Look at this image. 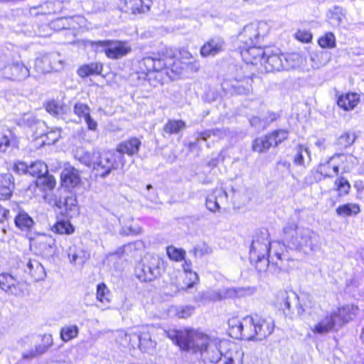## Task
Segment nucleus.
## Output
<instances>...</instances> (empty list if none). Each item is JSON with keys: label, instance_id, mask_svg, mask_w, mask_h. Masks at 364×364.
Here are the masks:
<instances>
[{"label": "nucleus", "instance_id": "412c9836", "mask_svg": "<svg viewBox=\"0 0 364 364\" xmlns=\"http://www.w3.org/2000/svg\"><path fill=\"white\" fill-rule=\"evenodd\" d=\"M46 110L55 117L66 119L67 116L70 113V108L68 105L57 100H50L45 104Z\"/></svg>", "mask_w": 364, "mask_h": 364}, {"label": "nucleus", "instance_id": "423d86ee", "mask_svg": "<svg viewBox=\"0 0 364 364\" xmlns=\"http://www.w3.org/2000/svg\"><path fill=\"white\" fill-rule=\"evenodd\" d=\"M176 63L174 52L166 47L162 48L157 53L144 57L139 62L141 73L148 76L151 72H161L166 69L174 71Z\"/></svg>", "mask_w": 364, "mask_h": 364}, {"label": "nucleus", "instance_id": "4be33fe9", "mask_svg": "<svg viewBox=\"0 0 364 364\" xmlns=\"http://www.w3.org/2000/svg\"><path fill=\"white\" fill-rule=\"evenodd\" d=\"M14 179L11 173L0 174V200L9 199L14 189Z\"/></svg>", "mask_w": 364, "mask_h": 364}, {"label": "nucleus", "instance_id": "4d7b16f0", "mask_svg": "<svg viewBox=\"0 0 364 364\" xmlns=\"http://www.w3.org/2000/svg\"><path fill=\"white\" fill-rule=\"evenodd\" d=\"M46 352V347L36 346L35 348L31 349L22 353L23 360H32Z\"/></svg>", "mask_w": 364, "mask_h": 364}, {"label": "nucleus", "instance_id": "c756f323", "mask_svg": "<svg viewBox=\"0 0 364 364\" xmlns=\"http://www.w3.org/2000/svg\"><path fill=\"white\" fill-rule=\"evenodd\" d=\"M102 69V63L99 62L91 63L80 67L77 70V74L80 77L84 78L90 75H100Z\"/></svg>", "mask_w": 364, "mask_h": 364}, {"label": "nucleus", "instance_id": "0eeeda50", "mask_svg": "<svg viewBox=\"0 0 364 364\" xmlns=\"http://www.w3.org/2000/svg\"><path fill=\"white\" fill-rule=\"evenodd\" d=\"M163 262L158 256L145 255L135 267V274L141 282H152L161 274Z\"/></svg>", "mask_w": 364, "mask_h": 364}, {"label": "nucleus", "instance_id": "680f3d73", "mask_svg": "<svg viewBox=\"0 0 364 364\" xmlns=\"http://www.w3.org/2000/svg\"><path fill=\"white\" fill-rule=\"evenodd\" d=\"M77 203L76 198L71 195L70 196H66L63 200L60 199L58 205L60 208H64L66 210H72L73 208L76 207Z\"/></svg>", "mask_w": 364, "mask_h": 364}, {"label": "nucleus", "instance_id": "49530a36", "mask_svg": "<svg viewBox=\"0 0 364 364\" xmlns=\"http://www.w3.org/2000/svg\"><path fill=\"white\" fill-rule=\"evenodd\" d=\"M327 18L329 21L333 22H341L346 20V14L343 9L340 6H333L329 9L327 14Z\"/></svg>", "mask_w": 364, "mask_h": 364}, {"label": "nucleus", "instance_id": "72a5a7b5", "mask_svg": "<svg viewBox=\"0 0 364 364\" xmlns=\"http://www.w3.org/2000/svg\"><path fill=\"white\" fill-rule=\"evenodd\" d=\"M26 26H32L34 29L33 33L29 32V36H38L41 37H48L52 34V30L57 31L58 28L55 27L58 24H53L54 26L51 27V24H25Z\"/></svg>", "mask_w": 364, "mask_h": 364}, {"label": "nucleus", "instance_id": "4c0bfd02", "mask_svg": "<svg viewBox=\"0 0 364 364\" xmlns=\"http://www.w3.org/2000/svg\"><path fill=\"white\" fill-rule=\"evenodd\" d=\"M51 230L57 234L71 235L75 231L74 226L68 220H60L57 221L51 228Z\"/></svg>", "mask_w": 364, "mask_h": 364}, {"label": "nucleus", "instance_id": "f704fd0d", "mask_svg": "<svg viewBox=\"0 0 364 364\" xmlns=\"http://www.w3.org/2000/svg\"><path fill=\"white\" fill-rule=\"evenodd\" d=\"M252 150L256 152L262 153L267 151L273 146L272 141L269 134L256 138L252 142Z\"/></svg>", "mask_w": 364, "mask_h": 364}, {"label": "nucleus", "instance_id": "e2e57ef3", "mask_svg": "<svg viewBox=\"0 0 364 364\" xmlns=\"http://www.w3.org/2000/svg\"><path fill=\"white\" fill-rule=\"evenodd\" d=\"M213 252L212 248L205 243L197 245L193 250V253L195 257H203L204 255H210Z\"/></svg>", "mask_w": 364, "mask_h": 364}, {"label": "nucleus", "instance_id": "ddd939ff", "mask_svg": "<svg viewBox=\"0 0 364 364\" xmlns=\"http://www.w3.org/2000/svg\"><path fill=\"white\" fill-rule=\"evenodd\" d=\"M228 346L225 352L215 349L214 355L209 358L210 361L215 363L222 362L223 364H242L244 352L235 344L228 343Z\"/></svg>", "mask_w": 364, "mask_h": 364}, {"label": "nucleus", "instance_id": "864d4df0", "mask_svg": "<svg viewBox=\"0 0 364 364\" xmlns=\"http://www.w3.org/2000/svg\"><path fill=\"white\" fill-rule=\"evenodd\" d=\"M288 132L285 129H277L269 134L273 146H277L288 137Z\"/></svg>", "mask_w": 364, "mask_h": 364}, {"label": "nucleus", "instance_id": "de8ad7c7", "mask_svg": "<svg viewBox=\"0 0 364 364\" xmlns=\"http://www.w3.org/2000/svg\"><path fill=\"white\" fill-rule=\"evenodd\" d=\"M282 64L284 65V70L293 69L299 65L300 58L297 54H282Z\"/></svg>", "mask_w": 364, "mask_h": 364}, {"label": "nucleus", "instance_id": "1a4fd4ad", "mask_svg": "<svg viewBox=\"0 0 364 364\" xmlns=\"http://www.w3.org/2000/svg\"><path fill=\"white\" fill-rule=\"evenodd\" d=\"M28 174L36 177V186L41 191L52 190L55 186L54 176L49 174L47 165L42 161H36L28 165Z\"/></svg>", "mask_w": 364, "mask_h": 364}, {"label": "nucleus", "instance_id": "ea45409f", "mask_svg": "<svg viewBox=\"0 0 364 364\" xmlns=\"http://www.w3.org/2000/svg\"><path fill=\"white\" fill-rule=\"evenodd\" d=\"M39 247L49 254L55 253L56 250L55 240L50 235H42L38 241Z\"/></svg>", "mask_w": 364, "mask_h": 364}, {"label": "nucleus", "instance_id": "9b49d317", "mask_svg": "<svg viewBox=\"0 0 364 364\" xmlns=\"http://www.w3.org/2000/svg\"><path fill=\"white\" fill-rule=\"evenodd\" d=\"M126 341L132 348L137 346L141 351L151 353L156 346V342L151 339L149 327H141L136 331L125 334Z\"/></svg>", "mask_w": 364, "mask_h": 364}, {"label": "nucleus", "instance_id": "69168bd1", "mask_svg": "<svg viewBox=\"0 0 364 364\" xmlns=\"http://www.w3.org/2000/svg\"><path fill=\"white\" fill-rule=\"evenodd\" d=\"M12 134L9 132L8 133H0V153H4L8 148L11 146Z\"/></svg>", "mask_w": 364, "mask_h": 364}, {"label": "nucleus", "instance_id": "b1692460", "mask_svg": "<svg viewBox=\"0 0 364 364\" xmlns=\"http://www.w3.org/2000/svg\"><path fill=\"white\" fill-rule=\"evenodd\" d=\"M360 102V95L356 92H348L338 97L337 105L345 111L353 110Z\"/></svg>", "mask_w": 364, "mask_h": 364}, {"label": "nucleus", "instance_id": "37998d69", "mask_svg": "<svg viewBox=\"0 0 364 364\" xmlns=\"http://www.w3.org/2000/svg\"><path fill=\"white\" fill-rule=\"evenodd\" d=\"M307 156L309 161H311L310 151L307 147L299 145L296 147V153L294 156V163L296 166H305L304 158Z\"/></svg>", "mask_w": 364, "mask_h": 364}, {"label": "nucleus", "instance_id": "e433bc0d", "mask_svg": "<svg viewBox=\"0 0 364 364\" xmlns=\"http://www.w3.org/2000/svg\"><path fill=\"white\" fill-rule=\"evenodd\" d=\"M97 152H88L85 151L83 149H78L75 153V158L77 159L81 164L87 166L91 167L93 166L95 156Z\"/></svg>", "mask_w": 364, "mask_h": 364}, {"label": "nucleus", "instance_id": "7ed1b4c3", "mask_svg": "<svg viewBox=\"0 0 364 364\" xmlns=\"http://www.w3.org/2000/svg\"><path fill=\"white\" fill-rule=\"evenodd\" d=\"M166 334L181 350L193 353L206 351L210 340L206 334L193 329H169Z\"/></svg>", "mask_w": 364, "mask_h": 364}, {"label": "nucleus", "instance_id": "9d476101", "mask_svg": "<svg viewBox=\"0 0 364 364\" xmlns=\"http://www.w3.org/2000/svg\"><path fill=\"white\" fill-rule=\"evenodd\" d=\"M90 46L97 52H105L106 56L111 59H119L131 51L129 46L126 43L120 41H90Z\"/></svg>", "mask_w": 364, "mask_h": 364}, {"label": "nucleus", "instance_id": "c85d7f7f", "mask_svg": "<svg viewBox=\"0 0 364 364\" xmlns=\"http://www.w3.org/2000/svg\"><path fill=\"white\" fill-rule=\"evenodd\" d=\"M14 223L21 230L29 232L31 230L35 222L27 213L20 210L14 218Z\"/></svg>", "mask_w": 364, "mask_h": 364}, {"label": "nucleus", "instance_id": "6ab92c4d", "mask_svg": "<svg viewBox=\"0 0 364 364\" xmlns=\"http://www.w3.org/2000/svg\"><path fill=\"white\" fill-rule=\"evenodd\" d=\"M333 312L336 313V320L338 321V323L341 328L357 316L359 309L355 305L347 304L338 308L336 311H333Z\"/></svg>", "mask_w": 364, "mask_h": 364}, {"label": "nucleus", "instance_id": "a19ab883", "mask_svg": "<svg viewBox=\"0 0 364 364\" xmlns=\"http://www.w3.org/2000/svg\"><path fill=\"white\" fill-rule=\"evenodd\" d=\"M35 68L40 73L52 72V67L48 53L41 55L36 59Z\"/></svg>", "mask_w": 364, "mask_h": 364}, {"label": "nucleus", "instance_id": "79ce46f5", "mask_svg": "<svg viewBox=\"0 0 364 364\" xmlns=\"http://www.w3.org/2000/svg\"><path fill=\"white\" fill-rule=\"evenodd\" d=\"M318 44L321 48H334L336 46L335 35L332 32H327L318 39Z\"/></svg>", "mask_w": 364, "mask_h": 364}, {"label": "nucleus", "instance_id": "6e6d98bb", "mask_svg": "<svg viewBox=\"0 0 364 364\" xmlns=\"http://www.w3.org/2000/svg\"><path fill=\"white\" fill-rule=\"evenodd\" d=\"M73 112L80 118H85L90 114V107L82 102H76L73 106Z\"/></svg>", "mask_w": 364, "mask_h": 364}, {"label": "nucleus", "instance_id": "5fc2aeb1", "mask_svg": "<svg viewBox=\"0 0 364 364\" xmlns=\"http://www.w3.org/2000/svg\"><path fill=\"white\" fill-rule=\"evenodd\" d=\"M228 323L230 335L235 338H238V336H241L240 324H242V321L237 318H232L228 320Z\"/></svg>", "mask_w": 364, "mask_h": 364}, {"label": "nucleus", "instance_id": "20e7f679", "mask_svg": "<svg viewBox=\"0 0 364 364\" xmlns=\"http://www.w3.org/2000/svg\"><path fill=\"white\" fill-rule=\"evenodd\" d=\"M240 328L241 336L238 338L262 341L272 333L274 324L271 318H263L255 315L243 318Z\"/></svg>", "mask_w": 364, "mask_h": 364}, {"label": "nucleus", "instance_id": "a211bd4d", "mask_svg": "<svg viewBox=\"0 0 364 364\" xmlns=\"http://www.w3.org/2000/svg\"><path fill=\"white\" fill-rule=\"evenodd\" d=\"M61 185L67 188L77 187L81 183L79 171L75 167L67 165L60 173Z\"/></svg>", "mask_w": 364, "mask_h": 364}, {"label": "nucleus", "instance_id": "cd10ccee", "mask_svg": "<svg viewBox=\"0 0 364 364\" xmlns=\"http://www.w3.org/2000/svg\"><path fill=\"white\" fill-rule=\"evenodd\" d=\"M259 36V24H246L242 31L239 33L238 38L241 41H247V38L250 41V44H255Z\"/></svg>", "mask_w": 364, "mask_h": 364}, {"label": "nucleus", "instance_id": "13d9d810", "mask_svg": "<svg viewBox=\"0 0 364 364\" xmlns=\"http://www.w3.org/2000/svg\"><path fill=\"white\" fill-rule=\"evenodd\" d=\"M109 289L104 283H100L97 286L96 296L100 302H109Z\"/></svg>", "mask_w": 364, "mask_h": 364}, {"label": "nucleus", "instance_id": "c9c22d12", "mask_svg": "<svg viewBox=\"0 0 364 364\" xmlns=\"http://www.w3.org/2000/svg\"><path fill=\"white\" fill-rule=\"evenodd\" d=\"M152 4L151 0H135L127 13L141 14L148 12Z\"/></svg>", "mask_w": 364, "mask_h": 364}, {"label": "nucleus", "instance_id": "7c9ffc66", "mask_svg": "<svg viewBox=\"0 0 364 364\" xmlns=\"http://www.w3.org/2000/svg\"><path fill=\"white\" fill-rule=\"evenodd\" d=\"M335 156L336 155L319 164L316 169V173L319 175L318 177L315 176L316 181H320L326 178L333 177V174L331 173V162Z\"/></svg>", "mask_w": 364, "mask_h": 364}, {"label": "nucleus", "instance_id": "f8f14e48", "mask_svg": "<svg viewBox=\"0 0 364 364\" xmlns=\"http://www.w3.org/2000/svg\"><path fill=\"white\" fill-rule=\"evenodd\" d=\"M0 70L4 77L13 80H22L30 75L29 69L22 63H8L6 56L0 58Z\"/></svg>", "mask_w": 364, "mask_h": 364}, {"label": "nucleus", "instance_id": "f3484780", "mask_svg": "<svg viewBox=\"0 0 364 364\" xmlns=\"http://www.w3.org/2000/svg\"><path fill=\"white\" fill-rule=\"evenodd\" d=\"M228 202V194L223 188H215L206 197L207 208L213 213L220 210Z\"/></svg>", "mask_w": 364, "mask_h": 364}, {"label": "nucleus", "instance_id": "338daca9", "mask_svg": "<svg viewBox=\"0 0 364 364\" xmlns=\"http://www.w3.org/2000/svg\"><path fill=\"white\" fill-rule=\"evenodd\" d=\"M294 36L296 40L302 43H309L312 40V34L306 30H298Z\"/></svg>", "mask_w": 364, "mask_h": 364}, {"label": "nucleus", "instance_id": "5701e85b", "mask_svg": "<svg viewBox=\"0 0 364 364\" xmlns=\"http://www.w3.org/2000/svg\"><path fill=\"white\" fill-rule=\"evenodd\" d=\"M224 41L220 37H215L205 43L200 48V54L203 57L215 55L223 50Z\"/></svg>", "mask_w": 364, "mask_h": 364}, {"label": "nucleus", "instance_id": "a878e982", "mask_svg": "<svg viewBox=\"0 0 364 364\" xmlns=\"http://www.w3.org/2000/svg\"><path fill=\"white\" fill-rule=\"evenodd\" d=\"M70 262L73 264L82 265L89 258V253L76 246L70 247L67 250Z\"/></svg>", "mask_w": 364, "mask_h": 364}, {"label": "nucleus", "instance_id": "2eb2a0df", "mask_svg": "<svg viewBox=\"0 0 364 364\" xmlns=\"http://www.w3.org/2000/svg\"><path fill=\"white\" fill-rule=\"evenodd\" d=\"M240 54L247 63L263 64L266 53L261 47L255 46L254 44L248 43L247 41L244 46L240 47Z\"/></svg>", "mask_w": 364, "mask_h": 364}, {"label": "nucleus", "instance_id": "052dcab7", "mask_svg": "<svg viewBox=\"0 0 364 364\" xmlns=\"http://www.w3.org/2000/svg\"><path fill=\"white\" fill-rule=\"evenodd\" d=\"M334 184L337 187V190L341 192L343 195L348 194L350 189V184L348 181L343 176L338 177Z\"/></svg>", "mask_w": 364, "mask_h": 364}, {"label": "nucleus", "instance_id": "aec40b11", "mask_svg": "<svg viewBox=\"0 0 364 364\" xmlns=\"http://www.w3.org/2000/svg\"><path fill=\"white\" fill-rule=\"evenodd\" d=\"M141 146V142L139 139L132 137L119 143L115 152L122 156L123 159L125 154L130 156L138 154Z\"/></svg>", "mask_w": 364, "mask_h": 364}, {"label": "nucleus", "instance_id": "dca6fc26", "mask_svg": "<svg viewBox=\"0 0 364 364\" xmlns=\"http://www.w3.org/2000/svg\"><path fill=\"white\" fill-rule=\"evenodd\" d=\"M23 284L9 273L0 274V289L9 294L20 296L23 294Z\"/></svg>", "mask_w": 364, "mask_h": 364}, {"label": "nucleus", "instance_id": "393cba45", "mask_svg": "<svg viewBox=\"0 0 364 364\" xmlns=\"http://www.w3.org/2000/svg\"><path fill=\"white\" fill-rule=\"evenodd\" d=\"M331 55L323 50L311 52L309 55L311 66L314 69H318L325 66L330 60Z\"/></svg>", "mask_w": 364, "mask_h": 364}, {"label": "nucleus", "instance_id": "bb28decb", "mask_svg": "<svg viewBox=\"0 0 364 364\" xmlns=\"http://www.w3.org/2000/svg\"><path fill=\"white\" fill-rule=\"evenodd\" d=\"M282 54L267 55L263 60V64L267 72L280 71L284 70L282 64Z\"/></svg>", "mask_w": 364, "mask_h": 364}, {"label": "nucleus", "instance_id": "3c124183", "mask_svg": "<svg viewBox=\"0 0 364 364\" xmlns=\"http://www.w3.org/2000/svg\"><path fill=\"white\" fill-rule=\"evenodd\" d=\"M19 124L30 128H33L36 126L43 125L44 122L37 119L36 117L32 114H25L22 118L19 119Z\"/></svg>", "mask_w": 364, "mask_h": 364}, {"label": "nucleus", "instance_id": "58836bf2", "mask_svg": "<svg viewBox=\"0 0 364 364\" xmlns=\"http://www.w3.org/2000/svg\"><path fill=\"white\" fill-rule=\"evenodd\" d=\"M336 212L338 216H352L360 212V206L356 203H346L339 205Z\"/></svg>", "mask_w": 364, "mask_h": 364}, {"label": "nucleus", "instance_id": "8fccbe9b", "mask_svg": "<svg viewBox=\"0 0 364 364\" xmlns=\"http://www.w3.org/2000/svg\"><path fill=\"white\" fill-rule=\"evenodd\" d=\"M166 254L170 259L180 262L185 259L186 251L173 246H168L166 248Z\"/></svg>", "mask_w": 364, "mask_h": 364}, {"label": "nucleus", "instance_id": "09e8293b", "mask_svg": "<svg viewBox=\"0 0 364 364\" xmlns=\"http://www.w3.org/2000/svg\"><path fill=\"white\" fill-rule=\"evenodd\" d=\"M356 139L355 134L351 132H345L337 140V144L341 148L346 149L350 146Z\"/></svg>", "mask_w": 364, "mask_h": 364}, {"label": "nucleus", "instance_id": "774afa93", "mask_svg": "<svg viewBox=\"0 0 364 364\" xmlns=\"http://www.w3.org/2000/svg\"><path fill=\"white\" fill-rule=\"evenodd\" d=\"M194 311V308L191 306H181L177 309L176 315L180 318H187L191 316Z\"/></svg>", "mask_w": 364, "mask_h": 364}, {"label": "nucleus", "instance_id": "603ef678", "mask_svg": "<svg viewBox=\"0 0 364 364\" xmlns=\"http://www.w3.org/2000/svg\"><path fill=\"white\" fill-rule=\"evenodd\" d=\"M186 124L182 120H169L164 127V131L169 134H178L184 129Z\"/></svg>", "mask_w": 364, "mask_h": 364}, {"label": "nucleus", "instance_id": "4468645a", "mask_svg": "<svg viewBox=\"0 0 364 364\" xmlns=\"http://www.w3.org/2000/svg\"><path fill=\"white\" fill-rule=\"evenodd\" d=\"M338 322L336 313L332 311L327 314L314 326H311L310 328L316 334H326L330 331H337L338 328H341Z\"/></svg>", "mask_w": 364, "mask_h": 364}, {"label": "nucleus", "instance_id": "39448f33", "mask_svg": "<svg viewBox=\"0 0 364 364\" xmlns=\"http://www.w3.org/2000/svg\"><path fill=\"white\" fill-rule=\"evenodd\" d=\"M277 303L286 316L294 319L301 317L311 308V301L307 296L300 298L293 291H280L277 296Z\"/></svg>", "mask_w": 364, "mask_h": 364}, {"label": "nucleus", "instance_id": "f03ea898", "mask_svg": "<svg viewBox=\"0 0 364 364\" xmlns=\"http://www.w3.org/2000/svg\"><path fill=\"white\" fill-rule=\"evenodd\" d=\"M287 249L315 253L321 249L319 235L308 228L298 227L290 223L283 228Z\"/></svg>", "mask_w": 364, "mask_h": 364}, {"label": "nucleus", "instance_id": "f257e3e1", "mask_svg": "<svg viewBox=\"0 0 364 364\" xmlns=\"http://www.w3.org/2000/svg\"><path fill=\"white\" fill-rule=\"evenodd\" d=\"M286 252V244L279 241L270 242L269 231L263 228L253 236L250 250V262L255 264L259 272H264L267 268L279 272L282 261L289 259Z\"/></svg>", "mask_w": 364, "mask_h": 364}, {"label": "nucleus", "instance_id": "bf43d9fd", "mask_svg": "<svg viewBox=\"0 0 364 364\" xmlns=\"http://www.w3.org/2000/svg\"><path fill=\"white\" fill-rule=\"evenodd\" d=\"M48 55L50 61L52 71H58L63 68V61L60 59V55L58 53H48Z\"/></svg>", "mask_w": 364, "mask_h": 364}, {"label": "nucleus", "instance_id": "0e129e2a", "mask_svg": "<svg viewBox=\"0 0 364 364\" xmlns=\"http://www.w3.org/2000/svg\"><path fill=\"white\" fill-rule=\"evenodd\" d=\"M249 122L251 127L257 132L263 131L267 127V123L265 122L264 119H262L259 117H252L249 119Z\"/></svg>", "mask_w": 364, "mask_h": 364}, {"label": "nucleus", "instance_id": "6e6552de", "mask_svg": "<svg viewBox=\"0 0 364 364\" xmlns=\"http://www.w3.org/2000/svg\"><path fill=\"white\" fill-rule=\"evenodd\" d=\"M93 164V169L96 175L105 178L114 170H117L119 165L124 166L122 156L114 151L97 152Z\"/></svg>", "mask_w": 364, "mask_h": 364}, {"label": "nucleus", "instance_id": "2f4dec72", "mask_svg": "<svg viewBox=\"0 0 364 364\" xmlns=\"http://www.w3.org/2000/svg\"><path fill=\"white\" fill-rule=\"evenodd\" d=\"M191 262L185 260L183 264V269L186 273V279L188 280L184 286H181L179 289L187 290L193 288L195 284L198 282V276L196 272L191 271Z\"/></svg>", "mask_w": 364, "mask_h": 364}, {"label": "nucleus", "instance_id": "c03bdc74", "mask_svg": "<svg viewBox=\"0 0 364 364\" xmlns=\"http://www.w3.org/2000/svg\"><path fill=\"white\" fill-rule=\"evenodd\" d=\"M78 333L79 328L76 325L65 326L60 330V338L63 341L68 342L77 337Z\"/></svg>", "mask_w": 364, "mask_h": 364}, {"label": "nucleus", "instance_id": "a18cd8bd", "mask_svg": "<svg viewBox=\"0 0 364 364\" xmlns=\"http://www.w3.org/2000/svg\"><path fill=\"white\" fill-rule=\"evenodd\" d=\"M244 294V289L242 288L231 287L221 289L218 293L220 299H233L241 296Z\"/></svg>", "mask_w": 364, "mask_h": 364}, {"label": "nucleus", "instance_id": "473e14b6", "mask_svg": "<svg viewBox=\"0 0 364 364\" xmlns=\"http://www.w3.org/2000/svg\"><path fill=\"white\" fill-rule=\"evenodd\" d=\"M25 272H28L36 280L43 279L46 275L43 267L36 260L28 261Z\"/></svg>", "mask_w": 364, "mask_h": 364}]
</instances>
